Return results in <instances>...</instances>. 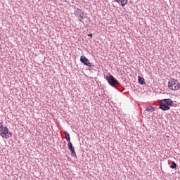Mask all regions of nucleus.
Returning <instances> with one entry per match:
<instances>
[{
	"label": "nucleus",
	"instance_id": "12",
	"mask_svg": "<svg viewBox=\"0 0 180 180\" xmlns=\"http://www.w3.org/2000/svg\"><path fill=\"white\" fill-rule=\"evenodd\" d=\"M9 137H12V133L9 131V129L8 130V133L6 134V137H4V139H9Z\"/></svg>",
	"mask_w": 180,
	"mask_h": 180
},
{
	"label": "nucleus",
	"instance_id": "5",
	"mask_svg": "<svg viewBox=\"0 0 180 180\" xmlns=\"http://www.w3.org/2000/svg\"><path fill=\"white\" fill-rule=\"evenodd\" d=\"M80 61L84 64V65H86V67H94V63H91L89 59L85 57V56H82L80 57Z\"/></svg>",
	"mask_w": 180,
	"mask_h": 180
},
{
	"label": "nucleus",
	"instance_id": "7",
	"mask_svg": "<svg viewBox=\"0 0 180 180\" xmlns=\"http://www.w3.org/2000/svg\"><path fill=\"white\" fill-rule=\"evenodd\" d=\"M146 112L145 113H147V115H149V116H151L153 114V112L155 110V108L153 106H149L146 108Z\"/></svg>",
	"mask_w": 180,
	"mask_h": 180
},
{
	"label": "nucleus",
	"instance_id": "14",
	"mask_svg": "<svg viewBox=\"0 0 180 180\" xmlns=\"http://www.w3.org/2000/svg\"><path fill=\"white\" fill-rule=\"evenodd\" d=\"M168 162H169H169H171V160H169Z\"/></svg>",
	"mask_w": 180,
	"mask_h": 180
},
{
	"label": "nucleus",
	"instance_id": "3",
	"mask_svg": "<svg viewBox=\"0 0 180 180\" xmlns=\"http://www.w3.org/2000/svg\"><path fill=\"white\" fill-rule=\"evenodd\" d=\"M64 134L65 136V139L68 142V147L71 153V156L77 158V153H75V148L72 146V143H71V138L70 137V134L68 131H65Z\"/></svg>",
	"mask_w": 180,
	"mask_h": 180
},
{
	"label": "nucleus",
	"instance_id": "8",
	"mask_svg": "<svg viewBox=\"0 0 180 180\" xmlns=\"http://www.w3.org/2000/svg\"><path fill=\"white\" fill-rule=\"evenodd\" d=\"M115 2L121 4V6H126V5H127V0H115Z\"/></svg>",
	"mask_w": 180,
	"mask_h": 180
},
{
	"label": "nucleus",
	"instance_id": "4",
	"mask_svg": "<svg viewBox=\"0 0 180 180\" xmlns=\"http://www.w3.org/2000/svg\"><path fill=\"white\" fill-rule=\"evenodd\" d=\"M168 88L172 91H178L180 88L179 82L177 79H172L168 82Z\"/></svg>",
	"mask_w": 180,
	"mask_h": 180
},
{
	"label": "nucleus",
	"instance_id": "2",
	"mask_svg": "<svg viewBox=\"0 0 180 180\" xmlns=\"http://www.w3.org/2000/svg\"><path fill=\"white\" fill-rule=\"evenodd\" d=\"M159 103H160L159 109H161V110L163 111L169 110V109H171L169 106L174 105V101H172L171 98L162 99L159 101Z\"/></svg>",
	"mask_w": 180,
	"mask_h": 180
},
{
	"label": "nucleus",
	"instance_id": "10",
	"mask_svg": "<svg viewBox=\"0 0 180 180\" xmlns=\"http://www.w3.org/2000/svg\"><path fill=\"white\" fill-rule=\"evenodd\" d=\"M84 13H82L79 15V18H80L79 19V22H82V23H84V22L82 21L84 20Z\"/></svg>",
	"mask_w": 180,
	"mask_h": 180
},
{
	"label": "nucleus",
	"instance_id": "9",
	"mask_svg": "<svg viewBox=\"0 0 180 180\" xmlns=\"http://www.w3.org/2000/svg\"><path fill=\"white\" fill-rule=\"evenodd\" d=\"M138 82H139L141 85H146L145 79H144L141 76H139V77H138Z\"/></svg>",
	"mask_w": 180,
	"mask_h": 180
},
{
	"label": "nucleus",
	"instance_id": "1",
	"mask_svg": "<svg viewBox=\"0 0 180 180\" xmlns=\"http://www.w3.org/2000/svg\"><path fill=\"white\" fill-rule=\"evenodd\" d=\"M105 79L109 85H110V86H112V88H115V89H117V91H119L120 92H123V87H122L120 82H119V80L115 78L113 75H107L105 77Z\"/></svg>",
	"mask_w": 180,
	"mask_h": 180
},
{
	"label": "nucleus",
	"instance_id": "13",
	"mask_svg": "<svg viewBox=\"0 0 180 180\" xmlns=\"http://www.w3.org/2000/svg\"><path fill=\"white\" fill-rule=\"evenodd\" d=\"M88 36H89L90 37H92V34H89Z\"/></svg>",
	"mask_w": 180,
	"mask_h": 180
},
{
	"label": "nucleus",
	"instance_id": "11",
	"mask_svg": "<svg viewBox=\"0 0 180 180\" xmlns=\"http://www.w3.org/2000/svg\"><path fill=\"white\" fill-rule=\"evenodd\" d=\"M172 169H175L176 168V164L175 162H172V165H170Z\"/></svg>",
	"mask_w": 180,
	"mask_h": 180
},
{
	"label": "nucleus",
	"instance_id": "6",
	"mask_svg": "<svg viewBox=\"0 0 180 180\" xmlns=\"http://www.w3.org/2000/svg\"><path fill=\"white\" fill-rule=\"evenodd\" d=\"M9 129H8L7 127H4V125H0V136L4 139L6 137V134H8V131Z\"/></svg>",
	"mask_w": 180,
	"mask_h": 180
}]
</instances>
